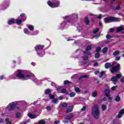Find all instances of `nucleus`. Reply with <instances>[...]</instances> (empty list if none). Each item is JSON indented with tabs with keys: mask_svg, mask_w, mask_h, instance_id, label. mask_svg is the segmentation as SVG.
I'll return each mask as SVG.
<instances>
[{
	"mask_svg": "<svg viewBox=\"0 0 124 124\" xmlns=\"http://www.w3.org/2000/svg\"><path fill=\"white\" fill-rule=\"evenodd\" d=\"M104 21L105 23H112V22H118V21H119V18L115 16H108L105 18Z\"/></svg>",
	"mask_w": 124,
	"mask_h": 124,
	"instance_id": "obj_4",
	"label": "nucleus"
},
{
	"mask_svg": "<svg viewBox=\"0 0 124 124\" xmlns=\"http://www.w3.org/2000/svg\"><path fill=\"white\" fill-rule=\"evenodd\" d=\"M28 117H29L30 119H35V118H36V115L31 114V113H29L28 114Z\"/></svg>",
	"mask_w": 124,
	"mask_h": 124,
	"instance_id": "obj_16",
	"label": "nucleus"
},
{
	"mask_svg": "<svg viewBox=\"0 0 124 124\" xmlns=\"http://www.w3.org/2000/svg\"><path fill=\"white\" fill-rule=\"evenodd\" d=\"M99 25L100 26V27H101V26H102V23L101 22L99 23Z\"/></svg>",
	"mask_w": 124,
	"mask_h": 124,
	"instance_id": "obj_64",
	"label": "nucleus"
},
{
	"mask_svg": "<svg viewBox=\"0 0 124 124\" xmlns=\"http://www.w3.org/2000/svg\"><path fill=\"white\" fill-rule=\"evenodd\" d=\"M60 123V121H55L54 124H58Z\"/></svg>",
	"mask_w": 124,
	"mask_h": 124,
	"instance_id": "obj_54",
	"label": "nucleus"
},
{
	"mask_svg": "<svg viewBox=\"0 0 124 124\" xmlns=\"http://www.w3.org/2000/svg\"><path fill=\"white\" fill-rule=\"evenodd\" d=\"M31 64H32V65H33V66H34L35 65V64H35V63H34V62H32Z\"/></svg>",
	"mask_w": 124,
	"mask_h": 124,
	"instance_id": "obj_63",
	"label": "nucleus"
},
{
	"mask_svg": "<svg viewBox=\"0 0 124 124\" xmlns=\"http://www.w3.org/2000/svg\"><path fill=\"white\" fill-rule=\"evenodd\" d=\"M121 83H124V77H122L120 79Z\"/></svg>",
	"mask_w": 124,
	"mask_h": 124,
	"instance_id": "obj_50",
	"label": "nucleus"
},
{
	"mask_svg": "<svg viewBox=\"0 0 124 124\" xmlns=\"http://www.w3.org/2000/svg\"><path fill=\"white\" fill-rule=\"evenodd\" d=\"M116 1V0H110V3L111 4H114V2Z\"/></svg>",
	"mask_w": 124,
	"mask_h": 124,
	"instance_id": "obj_51",
	"label": "nucleus"
},
{
	"mask_svg": "<svg viewBox=\"0 0 124 124\" xmlns=\"http://www.w3.org/2000/svg\"><path fill=\"white\" fill-rule=\"evenodd\" d=\"M71 83L69 80H66L64 81V85H70Z\"/></svg>",
	"mask_w": 124,
	"mask_h": 124,
	"instance_id": "obj_35",
	"label": "nucleus"
},
{
	"mask_svg": "<svg viewBox=\"0 0 124 124\" xmlns=\"http://www.w3.org/2000/svg\"><path fill=\"white\" fill-rule=\"evenodd\" d=\"M91 114L93 118L96 120L99 119V117H100V111L99 110V107L98 106V105L94 104L93 105L92 108Z\"/></svg>",
	"mask_w": 124,
	"mask_h": 124,
	"instance_id": "obj_2",
	"label": "nucleus"
},
{
	"mask_svg": "<svg viewBox=\"0 0 124 124\" xmlns=\"http://www.w3.org/2000/svg\"><path fill=\"white\" fill-rule=\"evenodd\" d=\"M110 81H112V82H115V83L117 82V78H116V77L115 76L112 77L110 78Z\"/></svg>",
	"mask_w": 124,
	"mask_h": 124,
	"instance_id": "obj_23",
	"label": "nucleus"
},
{
	"mask_svg": "<svg viewBox=\"0 0 124 124\" xmlns=\"http://www.w3.org/2000/svg\"><path fill=\"white\" fill-rule=\"evenodd\" d=\"M16 76L17 78H18V79H25L26 78H31V77L34 76V75L26 71L17 70V74Z\"/></svg>",
	"mask_w": 124,
	"mask_h": 124,
	"instance_id": "obj_1",
	"label": "nucleus"
},
{
	"mask_svg": "<svg viewBox=\"0 0 124 124\" xmlns=\"http://www.w3.org/2000/svg\"><path fill=\"white\" fill-rule=\"evenodd\" d=\"M20 16L21 18H23V21H26V20H27V16H26V14L22 13Z\"/></svg>",
	"mask_w": 124,
	"mask_h": 124,
	"instance_id": "obj_17",
	"label": "nucleus"
},
{
	"mask_svg": "<svg viewBox=\"0 0 124 124\" xmlns=\"http://www.w3.org/2000/svg\"><path fill=\"white\" fill-rule=\"evenodd\" d=\"M73 117H74V115H73V114H71L70 115L66 116L65 117V119L66 120H71V119H72V118H73Z\"/></svg>",
	"mask_w": 124,
	"mask_h": 124,
	"instance_id": "obj_18",
	"label": "nucleus"
},
{
	"mask_svg": "<svg viewBox=\"0 0 124 124\" xmlns=\"http://www.w3.org/2000/svg\"><path fill=\"white\" fill-rule=\"evenodd\" d=\"M15 23H16V20H15L14 19H11V20L8 21V24L14 25V24H15Z\"/></svg>",
	"mask_w": 124,
	"mask_h": 124,
	"instance_id": "obj_13",
	"label": "nucleus"
},
{
	"mask_svg": "<svg viewBox=\"0 0 124 124\" xmlns=\"http://www.w3.org/2000/svg\"><path fill=\"white\" fill-rule=\"evenodd\" d=\"M48 97L49 99H54V98H55V95H53L52 93H50L48 95Z\"/></svg>",
	"mask_w": 124,
	"mask_h": 124,
	"instance_id": "obj_26",
	"label": "nucleus"
},
{
	"mask_svg": "<svg viewBox=\"0 0 124 124\" xmlns=\"http://www.w3.org/2000/svg\"><path fill=\"white\" fill-rule=\"evenodd\" d=\"M83 78L84 79H86V78H88V76H87V75L81 76L79 77L78 79L80 80H82V79H83Z\"/></svg>",
	"mask_w": 124,
	"mask_h": 124,
	"instance_id": "obj_25",
	"label": "nucleus"
},
{
	"mask_svg": "<svg viewBox=\"0 0 124 124\" xmlns=\"http://www.w3.org/2000/svg\"><path fill=\"white\" fill-rule=\"evenodd\" d=\"M99 57H100V53H99V52H97L95 54L94 58L95 59H98Z\"/></svg>",
	"mask_w": 124,
	"mask_h": 124,
	"instance_id": "obj_29",
	"label": "nucleus"
},
{
	"mask_svg": "<svg viewBox=\"0 0 124 124\" xmlns=\"http://www.w3.org/2000/svg\"><path fill=\"white\" fill-rule=\"evenodd\" d=\"M5 121L6 122L5 124H12V123L9 121V119L8 118H6Z\"/></svg>",
	"mask_w": 124,
	"mask_h": 124,
	"instance_id": "obj_32",
	"label": "nucleus"
},
{
	"mask_svg": "<svg viewBox=\"0 0 124 124\" xmlns=\"http://www.w3.org/2000/svg\"><path fill=\"white\" fill-rule=\"evenodd\" d=\"M46 109L47 111H51V110H52V108L50 106H47L46 107Z\"/></svg>",
	"mask_w": 124,
	"mask_h": 124,
	"instance_id": "obj_46",
	"label": "nucleus"
},
{
	"mask_svg": "<svg viewBox=\"0 0 124 124\" xmlns=\"http://www.w3.org/2000/svg\"><path fill=\"white\" fill-rule=\"evenodd\" d=\"M120 100L121 97H120L119 95L116 96L115 97V101H116V102H119Z\"/></svg>",
	"mask_w": 124,
	"mask_h": 124,
	"instance_id": "obj_28",
	"label": "nucleus"
},
{
	"mask_svg": "<svg viewBox=\"0 0 124 124\" xmlns=\"http://www.w3.org/2000/svg\"><path fill=\"white\" fill-rule=\"evenodd\" d=\"M28 29L30 30V31H33V30H34V28L32 25H30L28 26Z\"/></svg>",
	"mask_w": 124,
	"mask_h": 124,
	"instance_id": "obj_27",
	"label": "nucleus"
},
{
	"mask_svg": "<svg viewBox=\"0 0 124 124\" xmlns=\"http://www.w3.org/2000/svg\"><path fill=\"white\" fill-rule=\"evenodd\" d=\"M4 78V76H0V80H3Z\"/></svg>",
	"mask_w": 124,
	"mask_h": 124,
	"instance_id": "obj_55",
	"label": "nucleus"
},
{
	"mask_svg": "<svg viewBox=\"0 0 124 124\" xmlns=\"http://www.w3.org/2000/svg\"><path fill=\"white\" fill-rule=\"evenodd\" d=\"M122 75L121 74H117L116 75V79H120L121 78H122Z\"/></svg>",
	"mask_w": 124,
	"mask_h": 124,
	"instance_id": "obj_34",
	"label": "nucleus"
},
{
	"mask_svg": "<svg viewBox=\"0 0 124 124\" xmlns=\"http://www.w3.org/2000/svg\"><path fill=\"white\" fill-rule=\"evenodd\" d=\"M17 106V104L15 103V102H12L8 106V108H9L10 111H12L16 108V106Z\"/></svg>",
	"mask_w": 124,
	"mask_h": 124,
	"instance_id": "obj_8",
	"label": "nucleus"
},
{
	"mask_svg": "<svg viewBox=\"0 0 124 124\" xmlns=\"http://www.w3.org/2000/svg\"><path fill=\"white\" fill-rule=\"evenodd\" d=\"M22 22L23 20H22V19H17L16 20V23L17 24V25H21Z\"/></svg>",
	"mask_w": 124,
	"mask_h": 124,
	"instance_id": "obj_19",
	"label": "nucleus"
},
{
	"mask_svg": "<svg viewBox=\"0 0 124 124\" xmlns=\"http://www.w3.org/2000/svg\"><path fill=\"white\" fill-rule=\"evenodd\" d=\"M87 109V107L83 106V108H81V111H84Z\"/></svg>",
	"mask_w": 124,
	"mask_h": 124,
	"instance_id": "obj_49",
	"label": "nucleus"
},
{
	"mask_svg": "<svg viewBox=\"0 0 124 124\" xmlns=\"http://www.w3.org/2000/svg\"><path fill=\"white\" fill-rule=\"evenodd\" d=\"M75 91L76 93H80V92H81V89L78 87H75Z\"/></svg>",
	"mask_w": 124,
	"mask_h": 124,
	"instance_id": "obj_36",
	"label": "nucleus"
},
{
	"mask_svg": "<svg viewBox=\"0 0 124 124\" xmlns=\"http://www.w3.org/2000/svg\"><path fill=\"white\" fill-rule=\"evenodd\" d=\"M59 99H60V100H62V99H63V97L62 96H60L59 97Z\"/></svg>",
	"mask_w": 124,
	"mask_h": 124,
	"instance_id": "obj_59",
	"label": "nucleus"
},
{
	"mask_svg": "<svg viewBox=\"0 0 124 124\" xmlns=\"http://www.w3.org/2000/svg\"><path fill=\"white\" fill-rule=\"evenodd\" d=\"M105 67L106 69H108V68H110V67H112V65L110 63L106 62L105 64Z\"/></svg>",
	"mask_w": 124,
	"mask_h": 124,
	"instance_id": "obj_14",
	"label": "nucleus"
},
{
	"mask_svg": "<svg viewBox=\"0 0 124 124\" xmlns=\"http://www.w3.org/2000/svg\"><path fill=\"white\" fill-rule=\"evenodd\" d=\"M16 118H20L21 117V113L18 112L16 115Z\"/></svg>",
	"mask_w": 124,
	"mask_h": 124,
	"instance_id": "obj_44",
	"label": "nucleus"
},
{
	"mask_svg": "<svg viewBox=\"0 0 124 124\" xmlns=\"http://www.w3.org/2000/svg\"><path fill=\"white\" fill-rule=\"evenodd\" d=\"M84 23H85V25H90V19H89V18L87 16H85L84 17Z\"/></svg>",
	"mask_w": 124,
	"mask_h": 124,
	"instance_id": "obj_11",
	"label": "nucleus"
},
{
	"mask_svg": "<svg viewBox=\"0 0 124 124\" xmlns=\"http://www.w3.org/2000/svg\"><path fill=\"white\" fill-rule=\"evenodd\" d=\"M51 93V90L50 89H46L45 91V94L49 95Z\"/></svg>",
	"mask_w": 124,
	"mask_h": 124,
	"instance_id": "obj_20",
	"label": "nucleus"
},
{
	"mask_svg": "<svg viewBox=\"0 0 124 124\" xmlns=\"http://www.w3.org/2000/svg\"><path fill=\"white\" fill-rule=\"evenodd\" d=\"M97 95V93H96V92H94L93 93L92 96L93 97H96Z\"/></svg>",
	"mask_w": 124,
	"mask_h": 124,
	"instance_id": "obj_39",
	"label": "nucleus"
},
{
	"mask_svg": "<svg viewBox=\"0 0 124 124\" xmlns=\"http://www.w3.org/2000/svg\"><path fill=\"white\" fill-rule=\"evenodd\" d=\"M119 9H121V6H118L115 8V10H119Z\"/></svg>",
	"mask_w": 124,
	"mask_h": 124,
	"instance_id": "obj_52",
	"label": "nucleus"
},
{
	"mask_svg": "<svg viewBox=\"0 0 124 124\" xmlns=\"http://www.w3.org/2000/svg\"><path fill=\"white\" fill-rule=\"evenodd\" d=\"M92 50V46L89 45L85 48V50L83 51V54H86L87 56H91L92 53L89 51Z\"/></svg>",
	"mask_w": 124,
	"mask_h": 124,
	"instance_id": "obj_6",
	"label": "nucleus"
},
{
	"mask_svg": "<svg viewBox=\"0 0 124 124\" xmlns=\"http://www.w3.org/2000/svg\"><path fill=\"white\" fill-rule=\"evenodd\" d=\"M107 107L105 105H102V109L103 111H105L106 110Z\"/></svg>",
	"mask_w": 124,
	"mask_h": 124,
	"instance_id": "obj_41",
	"label": "nucleus"
},
{
	"mask_svg": "<svg viewBox=\"0 0 124 124\" xmlns=\"http://www.w3.org/2000/svg\"><path fill=\"white\" fill-rule=\"evenodd\" d=\"M24 32L25 33H29V30L27 28H25L24 29Z\"/></svg>",
	"mask_w": 124,
	"mask_h": 124,
	"instance_id": "obj_45",
	"label": "nucleus"
},
{
	"mask_svg": "<svg viewBox=\"0 0 124 124\" xmlns=\"http://www.w3.org/2000/svg\"><path fill=\"white\" fill-rule=\"evenodd\" d=\"M62 107H64V108H67V104L66 103H64L62 104Z\"/></svg>",
	"mask_w": 124,
	"mask_h": 124,
	"instance_id": "obj_42",
	"label": "nucleus"
},
{
	"mask_svg": "<svg viewBox=\"0 0 124 124\" xmlns=\"http://www.w3.org/2000/svg\"><path fill=\"white\" fill-rule=\"evenodd\" d=\"M82 59L83 61H88L89 60V57L88 55H84L82 57Z\"/></svg>",
	"mask_w": 124,
	"mask_h": 124,
	"instance_id": "obj_31",
	"label": "nucleus"
},
{
	"mask_svg": "<svg viewBox=\"0 0 124 124\" xmlns=\"http://www.w3.org/2000/svg\"><path fill=\"white\" fill-rule=\"evenodd\" d=\"M108 98V100H112V98L110 97V95H108V97H107Z\"/></svg>",
	"mask_w": 124,
	"mask_h": 124,
	"instance_id": "obj_61",
	"label": "nucleus"
},
{
	"mask_svg": "<svg viewBox=\"0 0 124 124\" xmlns=\"http://www.w3.org/2000/svg\"><path fill=\"white\" fill-rule=\"evenodd\" d=\"M61 93H65L66 94H68V92L66 91L65 89H62L61 90Z\"/></svg>",
	"mask_w": 124,
	"mask_h": 124,
	"instance_id": "obj_21",
	"label": "nucleus"
},
{
	"mask_svg": "<svg viewBox=\"0 0 124 124\" xmlns=\"http://www.w3.org/2000/svg\"><path fill=\"white\" fill-rule=\"evenodd\" d=\"M97 65H98V62H96L94 63V64H93L94 66H97Z\"/></svg>",
	"mask_w": 124,
	"mask_h": 124,
	"instance_id": "obj_53",
	"label": "nucleus"
},
{
	"mask_svg": "<svg viewBox=\"0 0 124 124\" xmlns=\"http://www.w3.org/2000/svg\"><path fill=\"white\" fill-rule=\"evenodd\" d=\"M58 100H59L58 98H54L52 100V102L54 104H57V103H58Z\"/></svg>",
	"mask_w": 124,
	"mask_h": 124,
	"instance_id": "obj_22",
	"label": "nucleus"
},
{
	"mask_svg": "<svg viewBox=\"0 0 124 124\" xmlns=\"http://www.w3.org/2000/svg\"><path fill=\"white\" fill-rule=\"evenodd\" d=\"M120 54V50H116L113 53V56H118Z\"/></svg>",
	"mask_w": 124,
	"mask_h": 124,
	"instance_id": "obj_24",
	"label": "nucleus"
},
{
	"mask_svg": "<svg viewBox=\"0 0 124 124\" xmlns=\"http://www.w3.org/2000/svg\"><path fill=\"white\" fill-rule=\"evenodd\" d=\"M105 75V72L104 71H102L101 73H100V74L99 76V77L100 78H102L103 75Z\"/></svg>",
	"mask_w": 124,
	"mask_h": 124,
	"instance_id": "obj_38",
	"label": "nucleus"
},
{
	"mask_svg": "<svg viewBox=\"0 0 124 124\" xmlns=\"http://www.w3.org/2000/svg\"><path fill=\"white\" fill-rule=\"evenodd\" d=\"M105 93L107 97H109V95H110V90L108 89H106L105 90Z\"/></svg>",
	"mask_w": 124,
	"mask_h": 124,
	"instance_id": "obj_15",
	"label": "nucleus"
},
{
	"mask_svg": "<svg viewBox=\"0 0 124 124\" xmlns=\"http://www.w3.org/2000/svg\"><path fill=\"white\" fill-rule=\"evenodd\" d=\"M101 17L102 16L101 15H99L97 17V19H101Z\"/></svg>",
	"mask_w": 124,
	"mask_h": 124,
	"instance_id": "obj_58",
	"label": "nucleus"
},
{
	"mask_svg": "<svg viewBox=\"0 0 124 124\" xmlns=\"http://www.w3.org/2000/svg\"><path fill=\"white\" fill-rule=\"evenodd\" d=\"M100 51H101V47H100V46H97L96 48L95 52H96V53H99Z\"/></svg>",
	"mask_w": 124,
	"mask_h": 124,
	"instance_id": "obj_30",
	"label": "nucleus"
},
{
	"mask_svg": "<svg viewBox=\"0 0 124 124\" xmlns=\"http://www.w3.org/2000/svg\"><path fill=\"white\" fill-rule=\"evenodd\" d=\"M3 122V119L2 118L0 119V124H2Z\"/></svg>",
	"mask_w": 124,
	"mask_h": 124,
	"instance_id": "obj_60",
	"label": "nucleus"
},
{
	"mask_svg": "<svg viewBox=\"0 0 124 124\" xmlns=\"http://www.w3.org/2000/svg\"><path fill=\"white\" fill-rule=\"evenodd\" d=\"M45 47V46L44 45H38L34 47L35 51L37 52L39 56V55H41V53H38V51H42Z\"/></svg>",
	"mask_w": 124,
	"mask_h": 124,
	"instance_id": "obj_5",
	"label": "nucleus"
},
{
	"mask_svg": "<svg viewBox=\"0 0 124 124\" xmlns=\"http://www.w3.org/2000/svg\"><path fill=\"white\" fill-rule=\"evenodd\" d=\"M123 114H124V108H122L121 110L119 111L118 114L116 116V118L121 119Z\"/></svg>",
	"mask_w": 124,
	"mask_h": 124,
	"instance_id": "obj_9",
	"label": "nucleus"
},
{
	"mask_svg": "<svg viewBox=\"0 0 124 124\" xmlns=\"http://www.w3.org/2000/svg\"><path fill=\"white\" fill-rule=\"evenodd\" d=\"M124 31V25L118 27L116 29L117 32H120V31Z\"/></svg>",
	"mask_w": 124,
	"mask_h": 124,
	"instance_id": "obj_12",
	"label": "nucleus"
},
{
	"mask_svg": "<svg viewBox=\"0 0 124 124\" xmlns=\"http://www.w3.org/2000/svg\"><path fill=\"white\" fill-rule=\"evenodd\" d=\"M47 4L51 8H55L56 7H59L60 6V1L59 0H53L52 2H51L49 0L47 1Z\"/></svg>",
	"mask_w": 124,
	"mask_h": 124,
	"instance_id": "obj_3",
	"label": "nucleus"
},
{
	"mask_svg": "<svg viewBox=\"0 0 124 124\" xmlns=\"http://www.w3.org/2000/svg\"><path fill=\"white\" fill-rule=\"evenodd\" d=\"M109 31L110 32H113V31H114V28H111L109 29Z\"/></svg>",
	"mask_w": 124,
	"mask_h": 124,
	"instance_id": "obj_57",
	"label": "nucleus"
},
{
	"mask_svg": "<svg viewBox=\"0 0 124 124\" xmlns=\"http://www.w3.org/2000/svg\"><path fill=\"white\" fill-rule=\"evenodd\" d=\"M106 38L107 39H111L112 38V36L110 35L109 34H107Z\"/></svg>",
	"mask_w": 124,
	"mask_h": 124,
	"instance_id": "obj_43",
	"label": "nucleus"
},
{
	"mask_svg": "<svg viewBox=\"0 0 124 124\" xmlns=\"http://www.w3.org/2000/svg\"><path fill=\"white\" fill-rule=\"evenodd\" d=\"M116 90V87L113 86L111 87V90L112 91H115Z\"/></svg>",
	"mask_w": 124,
	"mask_h": 124,
	"instance_id": "obj_56",
	"label": "nucleus"
},
{
	"mask_svg": "<svg viewBox=\"0 0 124 124\" xmlns=\"http://www.w3.org/2000/svg\"><path fill=\"white\" fill-rule=\"evenodd\" d=\"M99 73V71H96L94 72V74H98Z\"/></svg>",
	"mask_w": 124,
	"mask_h": 124,
	"instance_id": "obj_62",
	"label": "nucleus"
},
{
	"mask_svg": "<svg viewBox=\"0 0 124 124\" xmlns=\"http://www.w3.org/2000/svg\"><path fill=\"white\" fill-rule=\"evenodd\" d=\"M99 31V29L96 28V29L93 31V33H94V34H95V33H96L97 32H98Z\"/></svg>",
	"mask_w": 124,
	"mask_h": 124,
	"instance_id": "obj_40",
	"label": "nucleus"
},
{
	"mask_svg": "<svg viewBox=\"0 0 124 124\" xmlns=\"http://www.w3.org/2000/svg\"><path fill=\"white\" fill-rule=\"evenodd\" d=\"M107 51H108V47H104L103 49V53L104 54H105V53H106L107 52Z\"/></svg>",
	"mask_w": 124,
	"mask_h": 124,
	"instance_id": "obj_37",
	"label": "nucleus"
},
{
	"mask_svg": "<svg viewBox=\"0 0 124 124\" xmlns=\"http://www.w3.org/2000/svg\"><path fill=\"white\" fill-rule=\"evenodd\" d=\"M69 95L70 97H74V96L76 95V93H75L74 92H71V93H70Z\"/></svg>",
	"mask_w": 124,
	"mask_h": 124,
	"instance_id": "obj_33",
	"label": "nucleus"
},
{
	"mask_svg": "<svg viewBox=\"0 0 124 124\" xmlns=\"http://www.w3.org/2000/svg\"><path fill=\"white\" fill-rule=\"evenodd\" d=\"M99 36H100V33L96 34L95 36H94V37L95 38H98V37H99Z\"/></svg>",
	"mask_w": 124,
	"mask_h": 124,
	"instance_id": "obj_48",
	"label": "nucleus"
},
{
	"mask_svg": "<svg viewBox=\"0 0 124 124\" xmlns=\"http://www.w3.org/2000/svg\"><path fill=\"white\" fill-rule=\"evenodd\" d=\"M121 60V57L120 56H116L115 57V61H120Z\"/></svg>",
	"mask_w": 124,
	"mask_h": 124,
	"instance_id": "obj_47",
	"label": "nucleus"
},
{
	"mask_svg": "<svg viewBox=\"0 0 124 124\" xmlns=\"http://www.w3.org/2000/svg\"><path fill=\"white\" fill-rule=\"evenodd\" d=\"M73 106H69V108L67 109L65 113L67 114V113H70V112H72L73 110Z\"/></svg>",
	"mask_w": 124,
	"mask_h": 124,
	"instance_id": "obj_10",
	"label": "nucleus"
},
{
	"mask_svg": "<svg viewBox=\"0 0 124 124\" xmlns=\"http://www.w3.org/2000/svg\"><path fill=\"white\" fill-rule=\"evenodd\" d=\"M120 70V64H117L112 67L111 73L114 74L115 72H118Z\"/></svg>",
	"mask_w": 124,
	"mask_h": 124,
	"instance_id": "obj_7",
	"label": "nucleus"
}]
</instances>
